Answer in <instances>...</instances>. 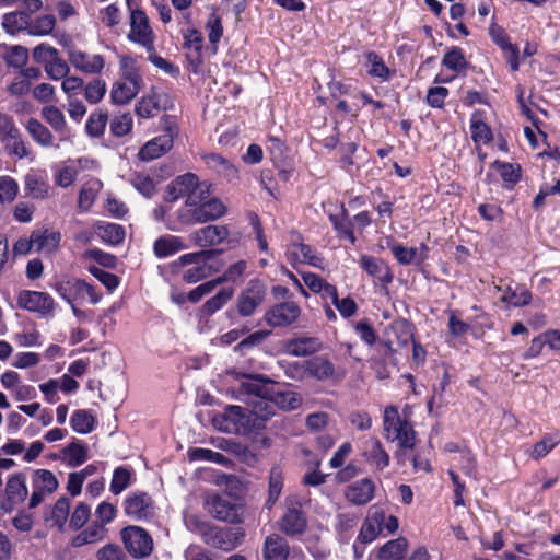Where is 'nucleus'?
Returning <instances> with one entry per match:
<instances>
[{
	"label": "nucleus",
	"mask_w": 560,
	"mask_h": 560,
	"mask_svg": "<svg viewBox=\"0 0 560 560\" xmlns=\"http://www.w3.org/2000/svg\"><path fill=\"white\" fill-rule=\"evenodd\" d=\"M211 185L200 182L198 176L186 173L173 179L166 188L165 200L174 202L186 197L185 205L176 210V220L170 221L171 231H179L183 226L214 221L226 212L224 203L210 197Z\"/></svg>",
	"instance_id": "nucleus-1"
},
{
	"label": "nucleus",
	"mask_w": 560,
	"mask_h": 560,
	"mask_svg": "<svg viewBox=\"0 0 560 560\" xmlns=\"http://www.w3.org/2000/svg\"><path fill=\"white\" fill-rule=\"evenodd\" d=\"M266 383L262 377H248L242 382V390L249 396L248 402L252 409L248 412L253 415L255 428H259L262 422L272 417L276 412L275 399H269V394Z\"/></svg>",
	"instance_id": "nucleus-2"
},
{
	"label": "nucleus",
	"mask_w": 560,
	"mask_h": 560,
	"mask_svg": "<svg viewBox=\"0 0 560 560\" xmlns=\"http://www.w3.org/2000/svg\"><path fill=\"white\" fill-rule=\"evenodd\" d=\"M384 436L389 442H397L399 448L412 450L416 432L410 422L399 415L397 407L388 406L383 416Z\"/></svg>",
	"instance_id": "nucleus-3"
},
{
	"label": "nucleus",
	"mask_w": 560,
	"mask_h": 560,
	"mask_svg": "<svg viewBox=\"0 0 560 560\" xmlns=\"http://www.w3.org/2000/svg\"><path fill=\"white\" fill-rule=\"evenodd\" d=\"M213 427L224 433L245 435L255 429L253 415L247 408L229 405L212 418Z\"/></svg>",
	"instance_id": "nucleus-4"
},
{
	"label": "nucleus",
	"mask_w": 560,
	"mask_h": 560,
	"mask_svg": "<svg viewBox=\"0 0 560 560\" xmlns=\"http://www.w3.org/2000/svg\"><path fill=\"white\" fill-rule=\"evenodd\" d=\"M58 294L69 304H97L102 300V292H100L93 284L78 278H71L59 281L56 284Z\"/></svg>",
	"instance_id": "nucleus-5"
},
{
	"label": "nucleus",
	"mask_w": 560,
	"mask_h": 560,
	"mask_svg": "<svg viewBox=\"0 0 560 560\" xmlns=\"http://www.w3.org/2000/svg\"><path fill=\"white\" fill-rule=\"evenodd\" d=\"M213 250H201L182 255L177 262L182 266L191 265L183 273V280L187 283H196L212 276L218 271L210 260L214 257Z\"/></svg>",
	"instance_id": "nucleus-6"
},
{
	"label": "nucleus",
	"mask_w": 560,
	"mask_h": 560,
	"mask_svg": "<svg viewBox=\"0 0 560 560\" xmlns=\"http://www.w3.org/2000/svg\"><path fill=\"white\" fill-rule=\"evenodd\" d=\"M67 49V56L70 65L83 74L98 75L103 72L106 60L101 54H90L77 48L70 39L60 42Z\"/></svg>",
	"instance_id": "nucleus-7"
},
{
	"label": "nucleus",
	"mask_w": 560,
	"mask_h": 560,
	"mask_svg": "<svg viewBox=\"0 0 560 560\" xmlns=\"http://www.w3.org/2000/svg\"><path fill=\"white\" fill-rule=\"evenodd\" d=\"M27 498L28 487L25 474H11L7 479L4 490L0 492V510L4 513H11L22 505Z\"/></svg>",
	"instance_id": "nucleus-8"
},
{
	"label": "nucleus",
	"mask_w": 560,
	"mask_h": 560,
	"mask_svg": "<svg viewBox=\"0 0 560 560\" xmlns=\"http://www.w3.org/2000/svg\"><path fill=\"white\" fill-rule=\"evenodd\" d=\"M120 538L128 553L135 559L148 558L153 551V538L140 526L129 525L122 528Z\"/></svg>",
	"instance_id": "nucleus-9"
},
{
	"label": "nucleus",
	"mask_w": 560,
	"mask_h": 560,
	"mask_svg": "<svg viewBox=\"0 0 560 560\" xmlns=\"http://www.w3.org/2000/svg\"><path fill=\"white\" fill-rule=\"evenodd\" d=\"M205 505L207 511L217 520L237 524L242 522V509L228 494L210 493Z\"/></svg>",
	"instance_id": "nucleus-10"
},
{
	"label": "nucleus",
	"mask_w": 560,
	"mask_h": 560,
	"mask_svg": "<svg viewBox=\"0 0 560 560\" xmlns=\"http://www.w3.org/2000/svg\"><path fill=\"white\" fill-rule=\"evenodd\" d=\"M32 493L28 499V509L37 508L46 497L57 491L59 481L55 474L48 469H35L31 476Z\"/></svg>",
	"instance_id": "nucleus-11"
},
{
	"label": "nucleus",
	"mask_w": 560,
	"mask_h": 560,
	"mask_svg": "<svg viewBox=\"0 0 560 560\" xmlns=\"http://www.w3.org/2000/svg\"><path fill=\"white\" fill-rule=\"evenodd\" d=\"M360 268L373 279L375 287L387 290L393 282L394 275L389 265L382 258L362 254L359 257Z\"/></svg>",
	"instance_id": "nucleus-12"
},
{
	"label": "nucleus",
	"mask_w": 560,
	"mask_h": 560,
	"mask_svg": "<svg viewBox=\"0 0 560 560\" xmlns=\"http://www.w3.org/2000/svg\"><path fill=\"white\" fill-rule=\"evenodd\" d=\"M128 39L142 46L148 51L154 50V34L149 24V19L142 10L131 11Z\"/></svg>",
	"instance_id": "nucleus-13"
},
{
	"label": "nucleus",
	"mask_w": 560,
	"mask_h": 560,
	"mask_svg": "<svg viewBox=\"0 0 560 560\" xmlns=\"http://www.w3.org/2000/svg\"><path fill=\"white\" fill-rule=\"evenodd\" d=\"M18 305L43 317L54 316L55 302L46 292L23 290L18 295Z\"/></svg>",
	"instance_id": "nucleus-14"
},
{
	"label": "nucleus",
	"mask_w": 560,
	"mask_h": 560,
	"mask_svg": "<svg viewBox=\"0 0 560 560\" xmlns=\"http://www.w3.org/2000/svg\"><path fill=\"white\" fill-rule=\"evenodd\" d=\"M171 107V101L166 93L152 88L150 92L143 95L135 106L136 115L143 119L158 116L161 112Z\"/></svg>",
	"instance_id": "nucleus-15"
},
{
	"label": "nucleus",
	"mask_w": 560,
	"mask_h": 560,
	"mask_svg": "<svg viewBox=\"0 0 560 560\" xmlns=\"http://www.w3.org/2000/svg\"><path fill=\"white\" fill-rule=\"evenodd\" d=\"M183 48L186 50L189 70L198 73L203 62L202 51L205 39L200 31L195 27H188L182 31Z\"/></svg>",
	"instance_id": "nucleus-16"
},
{
	"label": "nucleus",
	"mask_w": 560,
	"mask_h": 560,
	"mask_svg": "<svg viewBox=\"0 0 560 560\" xmlns=\"http://www.w3.org/2000/svg\"><path fill=\"white\" fill-rule=\"evenodd\" d=\"M265 560H302L304 555L300 548H290L288 541L272 534L266 537L262 548Z\"/></svg>",
	"instance_id": "nucleus-17"
},
{
	"label": "nucleus",
	"mask_w": 560,
	"mask_h": 560,
	"mask_svg": "<svg viewBox=\"0 0 560 560\" xmlns=\"http://www.w3.org/2000/svg\"><path fill=\"white\" fill-rule=\"evenodd\" d=\"M266 295V287L260 280L254 279L241 292L237 299V311L242 316H250L262 303Z\"/></svg>",
	"instance_id": "nucleus-18"
},
{
	"label": "nucleus",
	"mask_w": 560,
	"mask_h": 560,
	"mask_svg": "<svg viewBox=\"0 0 560 560\" xmlns=\"http://www.w3.org/2000/svg\"><path fill=\"white\" fill-rule=\"evenodd\" d=\"M301 315V308L293 301H285L271 306L264 316L271 327H287L292 325Z\"/></svg>",
	"instance_id": "nucleus-19"
},
{
	"label": "nucleus",
	"mask_w": 560,
	"mask_h": 560,
	"mask_svg": "<svg viewBox=\"0 0 560 560\" xmlns=\"http://www.w3.org/2000/svg\"><path fill=\"white\" fill-rule=\"evenodd\" d=\"M124 511L136 521L147 520L154 513L153 501L147 492H130L124 501Z\"/></svg>",
	"instance_id": "nucleus-20"
},
{
	"label": "nucleus",
	"mask_w": 560,
	"mask_h": 560,
	"mask_svg": "<svg viewBox=\"0 0 560 560\" xmlns=\"http://www.w3.org/2000/svg\"><path fill=\"white\" fill-rule=\"evenodd\" d=\"M361 456L368 465L377 471H382L389 466V455L376 438H369L363 442Z\"/></svg>",
	"instance_id": "nucleus-21"
},
{
	"label": "nucleus",
	"mask_w": 560,
	"mask_h": 560,
	"mask_svg": "<svg viewBox=\"0 0 560 560\" xmlns=\"http://www.w3.org/2000/svg\"><path fill=\"white\" fill-rule=\"evenodd\" d=\"M287 257L293 267L296 264H306L315 268H324V258L305 243L291 244L287 250Z\"/></svg>",
	"instance_id": "nucleus-22"
},
{
	"label": "nucleus",
	"mask_w": 560,
	"mask_h": 560,
	"mask_svg": "<svg viewBox=\"0 0 560 560\" xmlns=\"http://www.w3.org/2000/svg\"><path fill=\"white\" fill-rule=\"evenodd\" d=\"M174 142V132L172 128H167V130L155 137L154 139L148 141L139 151V159L141 161H152L155 160L167 151H170L173 147Z\"/></svg>",
	"instance_id": "nucleus-23"
},
{
	"label": "nucleus",
	"mask_w": 560,
	"mask_h": 560,
	"mask_svg": "<svg viewBox=\"0 0 560 560\" xmlns=\"http://www.w3.org/2000/svg\"><path fill=\"white\" fill-rule=\"evenodd\" d=\"M229 236L225 225H207L194 231L190 240L200 247H209L221 244Z\"/></svg>",
	"instance_id": "nucleus-24"
},
{
	"label": "nucleus",
	"mask_w": 560,
	"mask_h": 560,
	"mask_svg": "<svg viewBox=\"0 0 560 560\" xmlns=\"http://www.w3.org/2000/svg\"><path fill=\"white\" fill-rule=\"evenodd\" d=\"M374 491V482L370 478H362L346 489L345 497L352 504L364 505L373 499Z\"/></svg>",
	"instance_id": "nucleus-25"
},
{
	"label": "nucleus",
	"mask_w": 560,
	"mask_h": 560,
	"mask_svg": "<svg viewBox=\"0 0 560 560\" xmlns=\"http://www.w3.org/2000/svg\"><path fill=\"white\" fill-rule=\"evenodd\" d=\"M495 290L501 293L500 301L509 307H523L532 302V292L525 285L517 284L515 288L495 285Z\"/></svg>",
	"instance_id": "nucleus-26"
},
{
	"label": "nucleus",
	"mask_w": 560,
	"mask_h": 560,
	"mask_svg": "<svg viewBox=\"0 0 560 560\" xmlns=\"http://www.w3.org/2000/svg\"><path fill=\"white\" fill-rule=\"evenodd\" d=\"M140 82L118 79L110 89V100L115 105H126L130 103L141 89Z\"/></svg>",
	"instance_id": "nucleus-27"
},
{
	"label": "nucleus",
	"mask_w": 560,
	"mask_h": 560,
	"mask_svg": "<svg viewBox=\"0 0 560 560\" xmlns=\"http://www.w3.org/2000/svg\"><path fill=\"white\" fill-rule=\"evenodd\" d=\"M202 540L210 547L229 551L235 547L230 530L210 525L202 533Z\"/></svg>",
	"instance_id": "nucleus-28"
},
{
	"label": "nucleus",
	"mask_w": 560,
	"mask_h": 560,
	"mask_svg": "<svg viewBox=\"0 0 560 560\" xmlns=\"http://www.w3.org/2000/svg\"><path fill=\"white\" fill-rule=\"evenodd\" d=\"M322 348V342L316 337H300L287 341L285 351L287 353L294 357H306L311 355Z\"/></svg>",
	"instance_id": "nucleus-29"
},
{
	"label": "nucleus",
	"mask_w": 560,
	"mask_h": 560,
	"mask_svg": "<svg viewBox=\"0 0 560 560\" xmlns=\"http://www.w3.org/2000/svg\"><path fill=\"white\" fill-rule=\"evenodd\" d=\"M305 375L314 377L318 381H325L332 377L335 373L334 364L323 358V357H314L303 362Z\"/></svg>",
	"instance_id": "nucleus-30"
},
{
	"label": "nucleus",
	"mask_w": 560,
	"mask_h": 560,
	"mask_svg": "<svg viewBox=\"0 0 560 560\" xmlns=\"http://www.w3.org/2000/svg\"><path fill=\"white\" fill-rule=\"evenodd\" d=\"M93 231L95 235L108 245H118L125 238V229L117 223L97 221L93 225Z\"/></svg>",
	"instance_id": "nucleus-31"
},
{
	"label": "nucleus",
	"mask_w": 560,
	"mask_h": 560,
	"mask_svg": "<svg viewBox=\"0 0 560 560\" xmlns=\"http://www.w3.org/2000/svg\"><path fill=\"white\" fill-rule=\"evenodd\" d=\"M1 142L4 145V150L8 155L15 159H28L34 160L33 152L26 141L22 138L20 130L9 137H5Z\"/></svg>",
	"instance_id": "nucleus-32"
},
{
	"label": "nucleus",
	"mask_w": 560,
	"mask_h": 560,
	"mask_svg": "<svg viewBox=\"0 0 560 560\" xmlns=\"http://www.w3.org/2000/svg\"><path fill=\"white\" fill-rule=\"evenodd\" d=\"M206 165L219 175L232 180L237 177V168L226 158L218 153H207L202 155Z\"/></svg>",
	"instance_id": "nucleus-33"
},
{
	"label": "nucleus",
	"mask_w": 560,
	"mask_h": 560,
	"mask_svg": "<svg viewBox=\"0 0 560 560\" xmlns=\"http://www.w3.org/2000/svg\"><path fill=\"white\" fill-rule=\"evenodd\" d=\"M470 133L475 145L478 148L481 144L491 142L493 135L489 125L482 119L481 113L476 110L470 118Z\"/></svg>",
	"instance_id": "nucleus-34"
},
{
	"label": "nucleus",
	"mask_w": 560,
	"mask_h": 560,
	"mask_svg": "<svg viewBox=\"0 0 560 560\" xmlns=\"http://www.w3.org/2000/svg\"><path fill=\"white\" fill-rule=\"evenodd\" d=\"M61 459L68 467H79L89 459L88 447L81 442H71L61 451Z\"/></svg>",
	"instance_id": "nucleus-35"
},
{
	"label": "nucleus",
	"mask_w": 560,
	"mask_h": 560,
	"mask_svg": "<svg viewBox=\"0 0 560 560\" xmlns=\"http://www.w3.org/2000/svg\"><path fill=\"white\" fill-rule=\"evenodd\" d=\"M305 528L306 520L298 509H289L280 521V529L289 536L302 534Z\"/></svg>",
	"instance_id": "nucleus-36"
},
{
	"label": "nucleus",
	"mask_w": 560,
	"mask_h": 560,
	"mask_svg": "<svg viewBox=\"0 0 560 560\" xmlns=\"http://www.w3.org/2000/svg\"><path fill=\"white\" fill-rule=\"evenodd\" d=\"M49 185L43 174L28 172L24 178V190L34 199H44L48 195Z\"/></svg>",
	"instance_id": "nucleus-37"
},
{
	"label": "nucleus",
	"mask_w": 560,
	"mask_h": 560,
	"mask_svg": "<svg viewBox=\"0 0 560 560\" xmlns=\"http://www.w3.org/2000/svg\"><path fill=\"white\" fill-rule=\"evenodd\" d=\"M185 248L183 240L174 235L161 236L153 244L154 254L159 258H166Z\"/></svg>",
	"instance_id": "nucleus-38"
},
{
	"label": "nucleus",
	"mask_w": 560,
	"mask_h": 560,
	"mask_svg": "<svg viewBox=\"0 0 560 560\" xmlns=\"http://www.w3.org/2000/svg\"><path fill=\"white\" fill-rule=\"evenodd\" d=\"M102 188L103 183L97 178H90L82 185L78 199L81 211L86 212L91 209Z\"/></svg>",
	"instance_id": "nucleus-39"
},
{
	"label": "nucleus",
	"mask_w": 560,
	"mask_h": 560,
	"mask_svg": "<svg viewBox=\"0 0 560 560\" xmlns=\"http://www.w3.org/2000/svg\"><path fill=\"white\" fill-rule=\"evenodd\" d=\"M384 521V513H374L372 516H369L361 527L359 539L362 542L373 541L383 532Z\"/></svg>",
	"instance_id": "nucleus-40"
},
{
	"label": "nucleus",
	"mask_w": 560,
	"mask_h": 560,
	"mask_svg": "<svg viewBox=\"0 0 560 560\" xmlns=\"http://www.w3.org/2000/svg\"><path fill=\"white\" fill-rule=\"evenodd\" d=\"M408 541L404 537L392 539L378 550L380 560H399L407 555Z\"/></svg>",
	"instance_id": "nucleus-41"
},
{
	"label": "nucleus",
	"mask_w": 560,
	"mask_h": 560,
	"mask_svg": "<svg viewBox=\"0 0 560 560\" xmlns=\"http://www.w3.org/2000/svg\"><path fill=\"white\" fill-rule=\"evenodd\" d=\"M30 15L23 11H14L3 15L2 27L11 35L22 31L28 32Z\"/></svg>",
	"instance_id": "nucleus-42"
},
{
	"label": "nucleus",
	"mask_w": 560,
	"mask_h": 560,
	"mask_svg": "<svg viewBox=\"0 0 560 560\" xmlns=\"http://www.w3.org/2000/svg\"><path fill=\"white\" fill-rule=\"evenodd\" d=\"M388 335H394L395 340L388 339L389 347L394 343L406 347L412 339V326L406 319H398L390 324Z\"/></svg>",
	"instance_id": "nucleus-43"
},
{
	"label": "nucleus",
	"mask_w": 560,
	"mask_h": 560,
	"mask_svg": "<svg viewBox=\"0 0 560 560\" xmlns=\"http://www.w3.org/2000/svg\"><path fill=\"white\" fill-rule=\"evenodd\" d=\"M365 58L369 65L368 73L371 77L378 78L383 82L392 79L394 71L384 63L383 59L375 51L366 52Z\"/></svg>",
	"instance_id": "nucleus-44"
},
{
	"label": "nucleus",
	"mask_w": 560,
	"mask_h": 560,
	"mask_svg": "<svg viewBox=\"0 0 560 560\" xmlns=\"http://www.w3.org/2000/svg\"><path fill=\"white\" fill-rule=\"evenodd\" d=\"M560 443V433L552 432L544 435V438L533 445L527 454L533 459H540L549 454Z\"/></svg>",
	"instance_id": "nucleus-45"
},
{
	"label": "nucleus",
	"mask_w": 560,
	"mask_h": 560,
	"mask_svg": "<svg viewBox=\"0 0 560 560\" xmlns=\"http://www.w3.org/2000/svg\"><path fill=\"white\" fill-rule=\"evenodd\" d=\"M234 289L233 288H223L221 289L214 296L209 299L201 306V314L203 316H211L219 310H221L233 296Z\"/></svg>",
	"instance_id": "nucleus-46"
},
{
	"label": "nucleus",
	"mask_w": 560,
	"mask_h": 560,
	"mask_svg": "<svg viewBox=\"0 0 560 560\" xmlns=\"http://www.w3.org/2000/svg\"><path fill=\"white\" fill-rule=\"evenodd\" d=\"M26 130L38 144L43 147H51L54 144V137L51 132L37 119H28Z\"/></svg>",
	"instance_id": "nucleus-47"
},
{
	"label": "nucleus",
	"mask_w": 560,
	"mask_h": 560,
	"mask_svg": "<svg viewBox=\"0 0 560 560\" xmlns=\"http://www.w3.org/2000/svg\"><path fill=\"white\" fill-rule=\"evenodd\" d=\"M387 245L395 257V259L404 266L410 265V264H417V257H418V248L417 247H407L400 243H397L393 240H389L387 242Z\"/></svg>",
	"instance_id": "nucleus-48"
},
{
	"label": "nucleus",
	"mask_w": 560,
	"mask_h": 560,
	"mask_svg": "<svg viewBox=\"0 0 560 560\" xmlns=\"http://www.w3.org/2000/svg\"><path fill=\"white\" fill-rule=\"evenodd\" d=\"M33 242L35 250L37 252H51L57 248L60 242V234L58 232L45 230L44 232H33Z\"/></svg>",
	"instance_id": "nucleus-49"
},
{
	"label": "nucleus",
	"mask_w": 560,
	"mask_h": 560,
	"mask_svg": "<svg viewBox=\"0 0 560 560\" xmlns=\"http://www.w3.org/2000/svg\"><path fill=\"white\" fill-rule=\"evenodd\" d=\"M130 184L147 198H151L156 192V183L147 172L132 174Z\"/></svg>",
	"instance_id": "nucleus-50"
},
{
	"label": "nucleus",
	"mask_w": 560,
	"mask_h": 560,
	"mask_svg": "<svg viewBox=\"0 0 560 560\" xmlns=\"http://www.w3.org/2000/svg\"><path fill=\"white\" fill-rule=\"evenodd\" d=\"M56 25L52 14H44L32 19L30 16L28 34L33 36H45L51 33Z\"/></svg>",
	"instance_id": "nucleus-51"
},
{
	"label": "nucleus",
	"mask_w": 560,
	"mask_h": 560,
	"mask_svg": "<svg viewBox=\"0 0 560 560\" xmlns=\"http://www.w3.org/2000/svg\"><path fill=\"white\" fill-rule=\"evenodd\" d=\"M119 79L142 83V75L133 57H119Z\"/></svg>",
	"instance_id": "nucleus-52"
},
{
	"label": "nucleus",
	"mask_w": 560,
	"mask_h": 560,
	"mask_svg": "<svg viewBox=\"0 0 560 560\" xmlns=\"http://www.w3.org/2000/svg\"><path fill=\"white\" fill-rule=\"evenodd\" d=\"M70 424L77 433L86 434L94 428V418L88 410L79 409L72 413Z\"/></svg>",
	"instance_id": "nucleus-53"
},
{
	"label": "nucleus",
	"mask_w": 560,
	"mask_h": 560,
	"mask_svg": "<svg viewBox=\"0 0 560 560\" xmlns=\"http://www.w3.org/2000/svg\"><path fill=\"white\" fill-rule=\"evenodd\" d=\"M107 91L106 82L101 78H95L83 85L84 98L90 104L100 103Z\"/></svg>",
	"instance_id": "nucleus-54"
},
{
	"label": "nucleus",
	"mask_w": 560,
	"mask_h": 560,
	"mask_svg": "<svg viewBox=\"0 0 560 560\" xmlns=\"http://www.w3.org/2000/svg\"><path fill=\"white\" fill-rule=\"evenodd\" d=\"M131 470L128 467L120 466L114 469L109 490L117 495L125 491L131 483Z\"/></svg>",
	"instance_id": "nucleus-55"
},
{
	"label": "nucleus",
	"mask_w": 560,
	"mask_h": 560,
	"mask_svg": "<svg viewBox=\"0 0 560 560\" xmlns=\"http://www.w3.org/2000/svg\"><path fill=\"white\" fill-rule=\"evenodd\" d=\"M206 30L208 32L209 43L211 44L213 52L215 54L218 50V44L223 36L222 20L215 12H212L209 15L206 22Z\"/></svg>",
	"instance_id": "nucleus-56"
},
{
	"label": "nucleus",
	"mask_w": 560,
	"mask_h": 560,
	"mask_svg": "<svg viewBox=\"0 0 560 560\" xmlns=\"http://www.w3.org/2000/svg\"><path fill=\"white\" fill-rule=\"evenodd\" d=\"M43 118L50 127L60 133H63L67 129V121L62 110L56 106H45L42 109Z\"/></svg>",
	"instance_id": "nucleus-57"
},
{
	"label": "nucleus",
	"mask_w": 560,
	"mask_h": 560,
	"mask_svg": "<svg viewBox=\"0 0 560 560\" xmlns=\"http://www.w3.org/2000/svg\"><path fill=\"white\" fill-rule=\"evenodd\" d=\"M190 460L211 462L220 465H226L230 459L222 453L214 452L209 448L196 447L188 452Z\"/></svg>",
	"instance_id": "nucleus-58"
},
{
	"label": "nucleus",
	"mask_w": 560,
	"mask_h": 560,
	"mask_svg": "<svg viewBox=\"0 0 560 560\" xmlns=\"http://www.w3.org/2000/svg\"><path fill=\"white\" fill-rule=\"evenodd\" d=\"M329 220L339 237L348 240L352 245L357 242V237L353 233V223L345 214L342 217L331 214L329 215Z\"/></svg>",
	"instance_id": "nucleus-59"
},
{
	"label": "nucleus",
	"mask_w": 560,
	"mask_h": 560,
	"mask_svg": "<svg viewBox=\"0 0 560 560\" xmlns=\"http://www.w3.org/2000/svg\"><path fill=\"white\" fill-rule=\"evenodd\" d=\"M442 65L454 72H460L467 68L464 52L458 47H453L444 55Z\"/></svg>",
	"instance_id": "nucleus-60"
},
{
	"label": "nucleus",
	"mask_w": 560,
	"mask_h": 560,
	"mask_svg": "<svg viewBox=\"0 0 560 560\" xmlns=\"http://www.w3.org/2000/svg\"><path fill=\"white\" fill-rule=\"evenodd\" d=\"M104 536L103 525H91L84 530H82L79 535L73 538V546L81 547L88 544H94L101 540Z\"/></svg>",
	"instance_id": "nucleus-61"
},
{
	"label": "nucleus",
	"mask_w": 560,
	"mask_h": 560,
	"mask_svg": "<svg viewBox=\"0 0 560 560\" xmlns=\"http://www.w3.org/2000/svg\"><path fill=\"white\" fill-rule=\"evenodd\" d=\"M44 69L48 78L55 81L63 80L70 73L69 63L60 55L47 63Z\"/></svg>",
	"instance_id": "nucleus-62"
},
{
	"label": "nucleus",
	"mask_w": 560,
	"mask_h": 560,
	"mask_svg": "<svg viewBox=\"0 0 560 560\" xmlns=\"http://www.w3.org/2000/svg\"><path fill=\"white\" fill-rule=\"evenodd\" d=\"M107 113L95 112L92 113L86 120L85 130L92 137H100L104 133L107 124Z\"/></svg>",
	"instance_id": "nucleus-63"
},
{
	"label": "nucleus",
	"mask_w": 560,
	"mask_h": 560,
	"mask_svg": "<svg viewBox=\"0 0 560 560\" xmlns=\"http://www.w3.org/2000/svg\"><path fill=\"white\" fill-rule=\"evenodd\" d=\"M70 511V500L66 497L59 498L51 511V521L60 529L65 526Z\"/></svg>",
	"instance_id": "nucleus-64"
}]
</instances>
